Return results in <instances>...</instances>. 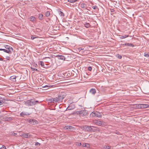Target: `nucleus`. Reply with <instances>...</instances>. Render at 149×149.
<instances>
[{"label":"nucleus","instance_id":"obj_1","mask_svg":"<svg viewBox=\"0 0 149 149\" xmlns=\"http://www.w3.org/2000/svg\"><path fill=\"white\" fill-rule=\"evenodd\" d=\"M36 102H39L33 99H31L25 102L24 104L28 106H32L36 104Z\"/></svg>","mask_w":149,"mask_h":149},{"label":"nucleus","instance_id":"obj_2","mask_svg":"<svg viewBox=\"0 0 149 149\" xmlns=\"http://www.w3.org/2000/svg\"><path fill=\"white\" fill-rule=\"evenodd\" d=\"M29 123L33 125L38 124V122L36 120L33 119H30L29 120Z\"/></svg>","mask_w":149,"mask_h":149},{"label":"nucleus","instance_id":"obj_3","mask_svg":"<svg viewBox=\"0 0 149 149\" xmlns=\"http://www.w3.org/2000/svg\"><path fill=\"white\" fill-rule=\"evenodd\" d=\"M93 121L94 123L99 126H102V122L100 121L95 120H93Z\"/></svg>","mask_w":149,"mask_h":149},{"label":"nucleus","instance_id":"obj_4","mask_svg":"<svg viewBox=\"0 0 149 149\" xmlns=\"http://www.w3.org/2000/svg\"><path fill=\"white\" fill-rule=\"evenodd\" d=\"M4 47L6 49V50L10 51V53H11L13 51V48L9 45H6L4 46Z\"/></svg>","mask_w":149,"mask_h":149},{"label":"nucleus","instance_id":"obj_5","mask_svg":"<svg viewBox=\"0 0 149 149\" xmlns=\"http://www.w3.org/2000/svg\"><path fill=\"white\" fill-rule=\"evenodd\" d=\"M92 127H94L92 126ZM92 127L91 126H84V129L85 130L90 131H94V130H93V129L91 128Z\"/></svg>","mask_w":149,"mask_h":149},{"label":"nucleus","instance_id":"obj_6","mask_svg":"<svg viewBox=\"0 0 149 149\" xmlns=\"http://www.w3.org/2000/svg\"><path fill=\"white\" fill-rule=\"evenodd\" d=\"M76 113L80 116H83L84 115V111H79L76 112Z\"/></svg>","mask_w":149,"mask_h":149},{"label":"nucleus","instance_id":"obj_7","mask_svg":"<svg viewBox=\"0 0 149 149\" xmlns=\"http://www.w3.org/2000/svg\"><path fill=\"white\" fill-rule=\"evenodd\" d=\"M5 101V98L0 96V105L3 104Z\"/></svg>","mask_w":149,"mask_h":149},{"label":"nucleus","instance_id":"obj_8","mask_svg":"<svg viewBox=\"0 0 149 149\" xmlns=\"http://www.w3.org/2000/svg\"><path fill=\"white\" fill-rule=\"evenodd\" d=\"M30 114V113L25 112H22L20 113V115L21 116L24 117L26 115H29Z\"/></svg>","mask_w":149,"mask_h":149},{"label":"nucleus","instance_id":"obj_9","mask_svg":"<svg viewBox=\"0 0 149 149\" xmlns=\"http://www.w3.org/2000/svg\"><path fill=\"white\" fill-rule=\"evenodd\" d=\"M58 58L59 59H61L63 60H65V58L63 56L61 55H58L57 56Z\"/></svg>","mask_w":149,"mask_h":149},{"label":"nucleus","instance_id":"obj_10","mask_svg":"<svg viewBox=\"0 0 149 149\" xmlns=\"http://www.w3.org/2000/svg\"><path fill=\"white\" fill-rule=\"evenodd\" d=\"M88 22L87 20L85 21V20H84V26L87 28H89L91 26L90 24Z\"/></svg>","mask_w":149,"mask_h":149},{"label":"nucleus","instance_id":"obj_11","mask_svg":"<svg viewBox=\"0 0 149 149\" xmlns=\"http://www.w3.org/2000/svg\"><path fill=\"white\" fill-rule=\"evenodd\" d=\"M25 138H29L30 137L31 135L29 133L24 134L21 136Z\"/></svg>","mask_w":149,"mask_h":149},{"label":"nucleus","instance_id":"obj_12","mask_svg":"<svg viewBox=\"0 0 149 149\" xmlns=\"http://www.w3.org/2000/svg\"><path fill=\"white\" fill-rule=\"evenodd\" d=\"M141 109L146 108L149 107V105L146 104H141Z\"/></svg>","mask_w":149,"mask_h":149},{"label":"nucleus","instance_id":"obj_13","mask_svg":"<svg viewBox=\"0 0 149 149\" xmlns=\"http://www.w3.org/2000/svg\"><path fill=\"white\" fill-rule=\"evenodd\" d=\"M90 92L92 94H95L96 93V90L92 88L90 90Z\"/></svg>","mask_w":149,"mask_h":149},{"label":"nucleus","instance_id":"obj_14","mask_svg":"<svg viewBox=\"0 0 149 149\" xmlns=\"http://www.w3.org/2000/svg\"><path fill=\"white\" fill-rule=\"evenodd\" d=\"M16 77L15 76H12L10 78V80L15 81H16Z\"/></svg>","mask_w":149,"mask_h":149},{"label":"nucleus","instance_id":"obj_15","mask_svg":"<svg viewBox=\"0 0 149 149\" xmlns=\"http://www.w3.org/2000/svg\"><path fill=\"white\" fill-rule=\"evenodd\" d=\"M0 51H3L4 52H6L10 54V51L6 50V49L0 48Z\"/></svg>","mask_w":149,"mask_h":149},{"label":"nucleus","instance_id":"obj_16","mask_svg":"<svg viewBox=\"0 0 149 149\" xmlns=\"http://www.w3.org/2000/svg\"><path fill=\"white\" fill-rule=\"evenodd\" d=\"M111 146L104 145L102 148L103 149H109L111 148Z\"/></svg>","mask_w":149,"mask_h":149},{"label":"nucleus","instance_id":"obj_17","mask_svg":"<svg viewBox=\"0 0 149 149\" xmlns=\"http://www.w3.org/2000/svg\"><path fill=\"white\" fill-rule=\"evenodd\" d=\"M58 101H62L63 99H64V97L62 96L61 95H58Z\"/></svg>","mask_w":149,"mask_h":149},{"label":"nucleus","instance_id":"obj_18","mask_svg":"<svg viewBox=\"0 0 149 149\" xmlns=\"http://www.w3.org/2000/svg\"><path fill=\"white\" fill-rule=\"evenodd\" d=\"M65 129H74V127L71 126H67L65 127Z\"/></svg>","mask_w":149,"mask_h":149},{"label":"nucleus","instance_id":"obj_19","mask_svg":"<svg viewBox=\"0 0 149 149\" xmlns=\"http://www.w3.org/2000/svg\"><path fill=\"white\" fill-rule=\"evenodd\" d=\"M96 112H93L90 114V116L91 117H94L96 116Z\"/></svg>","mask_w":149,"mask_h":149},{"label":"nucleus","instance_id":"obj_20","mask_svg":"<svg viewBox=\"0 0 149 149\" xmlns=\"http://www.w3.org/2000/svg\"><path fill=\"white\" fill-rule=\"evenodd\" d=\"M96 116L98 118H100L102 117V115L100 113L96 111Z\"/></svg>","mask_w":149,"mask_h":149},{"label":"nucleus","instance_id":"obj_21","mask_svg":"<svg viewBox=\"0 0 149 149\" xmlns=\"http://www.w3.org/2000/svg\"><path fill=\"white\" fill-rule=\"evenodd\" d=\"M123 45H125L126 46L133 47L134 46L133 45L132 43H126L123 44Z\"/></svg>","mask_w":149,"mask_h":149},{"label":"nucleus","instance_id":"obj_22","mask_svg":"<svg viewBox=\"0 0 149 149\" xmlns=\"http://www.w3.org/2000/svg\"><path fill=\"white\" fill-rule=\"evenodd\" d=\"M43 15L41 14H40L38 15V17L40 20H41L42 19Z\"/></svg>","mask_w":149,"mask_h":149},{"label":"nucleus","instance_id":"obj_23","mask_svg":"<svg viewBox=\"0 0 149 149\" xmlns=\"http://www.w3.org/2000/svg\"><path fill=\"white\" fill-rule=\"evenodd\" d=\"M144 56L146 57H149V53L146 52L144 53Z\"/></svg>","mask_w":149,"mask_h":149},{"label":"nucleus","instance_id":"obj_24","mask_svg":"<svg viewBox=\"0 0 149 149\" xmlns=\"http://www.w3.org/2000/svg\"><path fill=\"white\" fill-rule=\"evenodd\" d=\"M36 18L33 16H31L30 17V20L31 21L33 22L35 20Z\"/></svg>","mask_w":149,"mask_h":149},{"label":"nucleus","instance_id":"obj_25","mask_svg":"<svg viewBox=\"0 0 149 149\" xmlns=\"http://www.w3.org/2000/svg\"><path fill=\"white\" fill-rule=\"evenodd\" d=\"M53 100L54 101V102H59L58 99V97L53 98Z\"/></svg>","mask_w":149,"mask_h":149},{"label":"nucleus","instance_id":"obj_26","mask_svg":"<svg viewBox=\"0 0 149 149\" xmlns=\"http://www.w3.org/2000/svg\"><path fill=\"white\" fill-rule=\"evenodd\" d=\"M59 15L61 16H64V13L62 11H60L59 12Z\"/></svg>","mask_w":149,"mask_h":149},{"label":"nucleus","instance_id":"obj_27","mask_svg":"<svg viewBox=\"0 0 149 149\" xmlns=\"http://www.w3.org/2000/svg\"><path fill=\"white\" fill-rule=\"evenodd\" d=\"M84 147H86L87 148H90V145L88 143H84Z\"/></svg>","mask_w":149,"mask_h":149},{"label":"nucleus","instance_id":"obj_28","mask_svg":"<svg viewBox=\"0 0 149 149\" xmlns=\"http://www.w3.org/2000/svg\"><path fill=\"white\" fill-rule=\"evenodd\" d=\"M128 36H129L128 35H125L124 36L120 37V38L121 39H123V38H126V37H128Z\"/></svg>","mask_w":149,"mask_h":149},{"label":"nucleus","instance_id":"obj_29","mask_svg":"<svg viewBox=\"0 0 149 149\" xmlns=\"http://www.w3.org/2000/svg\"><path fill=\"white\" fill-rule=\"evenodd\" d=\"M39 64L42 67L44 65V62L42 61H40L39 63Z\"/></svg>","mask_w":149,"mask_h":149},{"label":"nucleus","instance_id":"obj_30","mask_svg":"<svg viewBox=\"0 0 149 149\" xmlns=\"http://www.w3.org/2000/svg\"><path fill=\"white\" fill-rule=\"evenodd\" d=\"M77 0H68V1L71 3H73L75 2Z\"/></svg>","mask_w":149,"mask_h":149},{"label":"nucleus","instance_id":"obj_31","mask_svg":"<svg viewBox=\"0 0 149 149\" xmlns=\"http://www.w3.org/2000/svg\"><path fill=\"white\" fill-rule=\"evenodd\" d=\"M73 108H72V107L68 106L66 109L67 110H70L73 109Z\"/></svg>","mask_w":149,"mask_h":149},{"label":"nucleus","instance_id":"obj_32","mask_svg":"<svg viewBox=\"0 0 149 149\" xmlns=\"http://www.w3.org/2000/svg\"><path fill=\"white\" fill-rule=\"evenodd\" d=\"M45 16L46 17H48L50 15V13L49 11H47L45 13Z\"/></svg>","mask_w":149,"mask_h":149},{"label":"nucleus","instance_id":"obj_33","mask_svg":"<svg viewBox=\"0 0 149 149\" xmlns=\"http://www.w3.org/2000/svg\"><path fill=\"white\" fill-rule=\"evenodd\" d=\"M89 113L90 112H88V111L84 109V116L87 115L88 114H89Z\"/></svg>","mask_w":149,"mask_h":149},{"label":"nucleus","instance_id":"obj_34","mask_svg":"<svg viewBox=\"0 0 149 149\" xmlns=\"http://www.w3.org/2000/svg\"><path fill=\"white\" fill-rule=\"evenodd\" d=\"M84 19H85L86 20H88V21L89 22V21L88 20V19H90V17H88L87 16H86L85 17H84Z\"/></svg>","mask_w":149,"mask_h":149},{"label":"nucleus","instance_id":"obj_35","mask_svg":"<svg viewBox=\"0 0 149 149\" xmlns=\"http://www.w3.org/2000/svg\"><path fill=\"white\" fill-rule=\"evenodd\" d=\"M141 104H139L137 105V107L138 109H141Z\"/></svg>","mask_w":149,"mask_h":149},{"label":"nucleus","instance_id":"obj_36","mask_svg":"<svg viewBox=\"0 0 149 149\" xmlns=\"http://www.w3.org/2000/svg\"><path fill=\"white\" fill-rule=\"evenodd\" d=\"M6 120L8 121H11L12 120V118L10 117H8L7 118Z\"/></svg>","mask_w":149,"mask_h":149},{"label":"nucleus","instance_id":"obj_37","mask_svg":"<svg viewBox=\"0 0 149 149\" xmlns=\"http://www.w3.org/2000/svg\"><path fill=\"white\" fill-rule=\"evenodd\" d=\"M92 8L95 10L97 9L98 10V8L96 6H94L92 7Z\"/></svg>","mask_w":149,"mask_h":149},{"label":"nucleus","instance_id":"obj_38","mask_svg":"<svg viewBox=\"0 0 149 149\" xmlns=\"http://www.w3.org/2000/svg\"><path fill=\"white\" fill-rule=\"evenodd\" d=\"M53 100V98H51L49 100V101L51 102H54V101Z\"/></svg>","mask_w":149,"mask_h":149},{"label":"nucleus","instance_id":"obj_39","mask_svg":"<svg viewBox=\"0 0 149 149\" xmlns=\"http://www.w3.org/2000/svg\"><path fill=\"white\" fill-rule=\"evenodd\" d=\"M92 68L91 67V66H89L88 68V70L89 71H91V70H92Z\"/></svg>","mask_w":149,"mask_h":149},{"label":"nucleus","instance_id":"obj_40","mask_svg":"<svg viewBox=\"0 0 149 149\" xmlns=\"http://www.w3.org/2000/svg\"><path fill=\"white\" fill-rule=\"evenodd\" d=\"M31 69L33 71H38V70L36 68H31Z\"/></svg>","mask_w":149,"mask_h":149},{"label":"nucleus","instance_id":"obj_41","mask_svg":"<svg viewBox=\"0 0 149 149\" xmlns=\"http://www.w3.org/2000/svg\"><path fill=\"white\" fill-rule=\"evenodd\" d=\"M118 57L120 58V59H121V58H122V56L120 55L119 54H118Z\"/></svg>","mask_w":149,"mask_h":149},{"label":"nucleus","instance_id":"obj_42","mask_svg":"<svg viewBox=\"0 0 149 149\" xmlns=\"http://www.w3.org/2000/svg\"><path fill=\"white\" fill-rule=\"evenodd\" d=\"M36 38V37H34V36H32L31 37V39L32 40H33L34 39Z\"/></svg>","mask_w":149,"mask_h":149},{"label":"nucleus","instance_id":"obj_43","mask_svg":"<svg viewBox=\"0 0 149 149\" xmlns=\"http://www.w3.org/2000/svg\"><path fill=\"white\" fill-rule=\"evenodd\" d=\"M49 86L48 85H46L45 86H42V88H47L49 87Z\"/></svg>","mask_w":149,"mask_h":149},{"label":"nucleus","instance_id":"obj_44","mask_svg":"<svg viewBox=\"0 0 149 149\" xmlns=\"http://www.w3.org/2000/svg\"><path fill=\"white\" fill-rule=\"evenodd\" d=\"M40 145V144L38 142H36L35 143L36 146H37L38 145Z\"/></svg>","mask_w":149,"mask_h":149},{"label":"nucleus","instance_id":"obj_45","mask_svg":"<svg viewBox=\"0 0 149 149\" xmlns=\"http://www.w3.org/2000/svg\"><path fill=\"white\" fill-rule=\"evenodd\" d=\"M81 145V143H78L76 144L78 146H80Z\"/></svg>","mask_w":149,"mask_h":149},{"label":"nucleus","instance_id":"obj_46","mask_svg":"<svg viewBox=\"0 0 149 149\" xmlns=\"http://www.w3.org/2000/svg\"><path fill=\"white\" fill-rule=\"evenodd\" d=\"M2 148L3 149H6V146L4 145H3L2 147Z\"/></svg>","mask_w":149,"mask_h":149},{"label":"nucleus","instance_id":"obj_47","mask_svg":"<svg viewBox=\"0 0 149 149\" xmlns=\"http://www.w3.org/2000/svg\"><path fill=\"white\" fill-rule=\"evenodd\" d=\"M0 61H5L4 60H3V59L2 58H0Z\"/></svg>","mask_w":149,"mask_h":149},{"label":"nucleus","instance_id":"obj_48","mask_svg":"<svg viewBox=\"0 0 149 149\" xmlns=\"http://www.w3.org/2000/svg\"><path fill=\"white\" fill-rule=\"evenodd\" d=\"M85 6H84V8H85ZM86 7V8H86V9H87L88 10H89V9H88V8H88L86 7Z\"/></svg>","mask_w":149,"mask_h":149},{"label":"nucleus","instance_id":"obj_49","mask_svg":"<svg viewBox=\"0 0 149 149\" xmlns=\"http://www.w3.org/2000/svg\"><path fill=\"white\" fill-rule=\"evenodd\" d=\"M114 11V10L113 9H111V12H113Z\"/></svg>","mask_w":149,"mask_h":149},{"label":"nucleus","instance_id":"obj_50","mask_svg":"<svg viewBox=\"0 0 149 149\" xmlns=\"http://www.w3.org/2000/svg\"><path fill=\"white\" fill-rule=\"evenodd\" d=\"M81 5L82 6V8H83V6H84V3H83Z\"/></svg>","mask_w":149,"mask_h":149},{"label":"nucleus","instance_id":"obj_51","mask_svg":"<svg viewBox=\"0 0 149 149\" xmlns=\"http://www.w3.org/2000/svg\"><path fill=\"white\" fill-rule=\"evenodd\" d=\"M0 149H3L1 147V148H0Z\"/></svg>","mask_w":149,"mask_h":149},{"label":"nucleus","instance_id":"obj_52","mask_svg":"<svg viewBox=\"0 0 149 149\" xmlns=\"http://www.w3.org/2000/svg\"><path fill=\"white\" fill-rule=\"evenodd\" d=\"M79 106H80L81 107H82V106L81 105H79Z\"/></svg>","mask_w":149,"mask_h":149},{"label":"nucleus","instance_id":"obj_53","mask_svg":"<svg viewBox=\"0 0 149 149\" xmlns=\"http://www.w3.org/2000/svg\"><path fill=\"white\" fill-rule=\"evenodd\" d=\"M85 62L86 63H87V61H86V62L85 61Z\"/></svg>","mask_w":149,"mask_h":149},{"label":"nucleus","instance_id":"obj_54","mask_svg":"<svg viewBox=\"0 0 149 149\" xmlns=\"http://www.w3.org/2000/svg\"><path fill=\"white\" fill-rule=\"evenodd\" d=\"M86 77V78L88 77Z\"/></svg>","mask_w":149,"mask_h":149},{"label":"nucleus","instance_id":"obj_55","mask_svg":"<svg viewBox=\"0 0 149 149\" xmlns=\"http://www.w3.org/2000/svg\"><path fill=\"white\" fill-rule=\"evenodd\" d=\"M86 74L88 75L87 74V73H86Z\"/></svg>","mask_w":149,"mask_h":149},{"label":"nucleus","instance_id":"obj_56","mask_svg":"<svg viewBox=\"0 0 149 149\" xmlns=\"http://www.w3.org/2000/svg\"><path fill=\"white\" fill-rule=\"evenodd\" d=\"M1 122L0 121V124L1 123Z\"/></svg>","mask_w":149,"mask_h":149}]
</instances>
